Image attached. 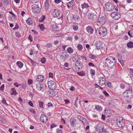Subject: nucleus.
<instances>
[{"label": "nucleus", "instance_id": "obj_23", "mask_svg": "<svg viewBox=\"0 0 133 133\" xmlns=\"http://www.w3.org/2000/svg\"><path fill=\"white\" fill-rule=\"evenodd\" d=\"M4 4L7 6L10 5L11 2V0H2Z\"/></svg>", "mask_w": 133, "mask_h": 133}, {"label": "nucleus", "instance_id": "obj_11", "mask_svg": "<svg viewBox=\"0 0 133 133\" xmlns=\"http://www.w3.org/2000/svg\"><path fill=\"white\" fill-rule=\"evenodd\" d=\"M40 119L41 121L43 123H46L48 121V118L47 116L44 114L41 115Z\"/></svg>", "mask_w": 133, "mask_h": 133}, {"label": "nucleus", "instance_id": "obj_3", "mask_svg": "<svg viewBox=\"0 0 133 133\" xmlns=\"http://www.w3.org/2000/svg\"><path fill=\"white\" fill-rule=\"evenodd\" d=\"M96 131L98 132H106L107 131L105 129H104L103 125L99 123L97 125L96 127Z\"/></svg>", "mask_w": 133, "mask_h": 133}, {"label": "nucleus", "instance_id": "obj_26", "mask_svg": "<svg viewBox=\"0 0 133 133\" xmlns=\"http://www.w3.org/2000/svg\"><path fill=\"white\" fill-rule=\"evenodd\" d=\"M10 92L11 95H16L18 94L17 92L16 91L15 89L14 88H12L11 89Z\"/></svg>", "mask_w": 133, "mask_h": 133}, {"label": "nucleus", "instance_id": "obj_30", "mask_svg": "<svg viewBox=\"0 0 133 133\" xmlns=\"http://www.w3.org/2000/svg\"><path fill=\"white\" fill-rule=\"evenodd\" d=\"M67 52L69 53H72L73 52L74 50L71 47L68 48L67 49Z\"/></svg>", "mask_w": 133, "mask_h": 133}, {"label": "nucleus", "instance_id": "obj_21", "mask_svg": "<svg viewBox=\"0 0 133 133\" xmlns=\"http://www.w3.org/2000/svg\"><path fill=\"white\" fill-rule=\"evenodd\" d=\"M26 22L27 24L30 26L32 25L33 24L32 20L31 18H28V19L26 20Z\"/></svg>", "mask_w": 133, "mask_h": 133}, {"label": "nucleus", "instance_id": "obj_4", "mask_svg": "<svg viewBox=\"0 0 133 133\" xmlns=\"http://www.w3.org/2000/svg\"><path fill=\"white\" fill-rule=\"evenodd\" d=\"M105 5L106 7L107 10L108 11H112L115 8V6L110 2H107Z\"/></svg>", "mask_w": 133, "mask_h": 133}, {"label": "nucleus", "instance_id": "obj_58", "mask_svg": "<svg viewBox=\"0 0 133 133\" xmlns=\"http://www.w3.org/2000/svg\"><path fill=\"white\" fill-rule=\"evenodd\" d=\"M56 131L57 133H62V130H59V129H57Z\"/></svg>", "mask_w": 133, "mask_h": 133}, {"label": "nucleus", "instance_id": "obj_15", "mask_svg": "<svg viewBox=\"0 0 133 133\" xmlns=\"http://www.w3.org/2000/svg\"><path fill=\"white\" fill-rule=\"evenodd\" d=\"M127 94V95L126 96V97L128 98V99H130L132 98V92H131V91H128L125 90L123 93V95H125V94Z\"/></svg>", "mask_w": 133, "mask_h": 133}, {"label": "nucleus", "instance_id": "obj_38", "mask_svg": "<svg viewBox=\"0 0 133 133\" xmlns=\"http://www.w3.org/2000/svg\"><path fill=\"white\" fill-rule=\"evenodd\" d=\"M74 18L76 20L79 21L80 19L78 15H74Z\"/></svg>", "mask_w": 133, "mask_h": 133}, {"label": "nucleus", "instance_id": "obj_16", "mask_svg": "<svg viewBox=\"0 0 133 133\" xmlns=\"http://www.w3.org/2000/svg\"><path fill=\"white\" fill-rule=\"evenodd\" d=\"M83 66L82 63L80 62L77 61L76 63L74 66L75 69L76 70L81 69Z\"/></svg>", "mask_w": 133, "mask_h": 133}, {"label": "nucleus", "instance_id": "obj_32", "mask_svg": "<svg viewBox=\"0 0 133 133\" xmlns=\"http://www.w3.org/2000/svg\"><path fill=\"white\" fill-rule=\"evenodd\" d=\"M72 27L74 30L77 31L78 29V26L75 24H73L72 25Z\"/></svg>", "mask_w": 133, "mask_h": 133}, {"label": "nucleus", "instance_id": "obj_20", "mask_svg": "<svg viewBox=\"0 0 133 133\" xmlns=\"http://www.w3.org/2000/svg\"><path fill=\"white\" fill-rule=\"evenodd\" d=\"M75 3L74 1L72 0L71 1L68 3L67 4V6L69 8L70 7H72L75 5Z\"/></svg>", "mask_w": 133, "mask_h": 133}, {"label": "nucleus", "instance_id": "obj_36", "mask_svg": "<svg viewBox=\"0 0 133 133\" xmlns=\"http://www.w3.org/2000/svg\"><path fill=\"white\" fill-rule=\"evenodd\" d=\"M45 9L47 10H48L49 7V4L48 2H45Z\"/></svg>", "mask_w": 133, "mask_h": 133}, {"label": "nucleus", "instance_id": "obj_22", "mask_svg": "<svg viewBox=\"0 0 133 133\" xmlns=\"http://www.w3.org/2000/svg\"><path fill=\"white\" fill-rule=\"evenodd\" d=\"M44 77L42 75H39L37 77V80L39 81H43L44 79Z\"/></svg>", "mask_w": 133, "mask_h": 133}, {"label": "nucleus", "instance_id": "obj_33", "mask_svg": "<svg viewBox=\"0 0 133 133\" xmlns=\"http://www.w3.org/2000/svg\"><path fill=\"white\" fill-rule=\"evenodd\" d=\"M95 108L98 111H101L102 109V108L101 107L98 105H97L95 107Z\"/></svg>", "mask_w": 133, "mask_h": 133}, {"label": "nucleus", "instance_id": "obj_35", "mask_svg": "<svg viewBox=\"0 0 133 133\" xmlns=\"http://www.w3.org/2000/svg\"><path fill=\"white\" fill-rule=\"evenodd\" d=\"M88 56L90 58L92 59H94L96 57V56L92 54H89Z\"/></svg>", "mask_w": 133, "mask_h": 133}, {"label": "nucleus", "instance_id": "obj_62", "mask_svg": "<svg viewBox=\"0 0 133 133\" xmlns=\"http://www.w3.org/2000/svg\"><path fill=\"white\" fill-rule=\"evenodd\" d=\"M130 31H129L128 32V34L129 36L130 37H133V34L132 33H131L130 32Z\"/></svg>", "mask_w": 133, "mask_h": 133}, {"label": "nucleus", "instance_id": "obj_24", "mask_svg": "<svg viewBox=\"0 0 133 133\" xmlns=\"http://www.w3.org/2000/svg\"><path fill=\"white\" fill-rule=\"evenodd\" d=\"M81 6L82 9L88 8L89 7V6L88 4L87 3L85 2H84L83 4H81Z\"/></svg>", "mask_w": 133, "mask_h": 133}, {"label": "nucleus", "instance_id": "obj_31", "mask_svg": "<svg viewBox=\"0 0 133 133\" xmlns=\"http://www.w3.org/2000/svg\"><path fill=\"white\" fill-rule=\"evenodd\" d=\"M77 74L79 76H83L85 75V73L83 71L80 72H77Z\"/></svg>", "mask_w": 133, "mask_h": 133}, {"label": "nucleus", "instance_id": "obj_40", "mask_svg": "<svg viewBox=\"0 0 133 133\" xmlns=\"http://www.w3.org/2000/svg\"><path fill=\"white\" fill-rule=\"evenodd\" d=\"M85 125H86L87 124V121L85 118L83 119L82 121Z\"/></svg>", "mask_w": 133, "mask_h": 133}, {"label": "nucleus", "instance_id": "obj_52", "mask_svg": "<svg viewBox=\"0 0 133 133\" xmlns=\"http://www.w3.org/2000/svg\"><path fill=\"white\" fill-rule=\"evenodd\" d=\"M78 118L80 120H81V121H82L83 120V119H84V118L82 117L81 116L78 115L77 116Z\"/></svg>", "mask_w": 133, "mask_h": 133}, {"label": "nucleus", "instance_id": "obj_51", "mask_svg": "<svg viewBox=\"0 0 133 133\" xmlns=\"http://www.w3.org/2000/svg\"><path fill=\"white\" fill-rule=\"evenodd\" d=\"M32 113L34 114H35L36 113V112L35 110L33 109H31L29 110Z\"/></svg>", "mask_w": 133, "mask_h": 133}, {"label": "nucleus", "instance_id": "obj_7", "mask_svg": "<svg viewBox=\"0 0 133 133\" xmlns=\"http://www.w3.org/2000/svg\"><path fill=\"white\" fill-rule=\"evenodd\" d=\"M52 14L54 17H58V18H60L63 17L62 15L61 14L60 12L58 10L55 9L52 12Z\"/></svg>", "mask_w": 133, "mask_h": 133}, {"label": "nucleus", "instance_id": "obj_46", "mask_svg": "<svg viewBox=\"0 0 133 133\" xmlns=\"http://www.w3.org/2000/svg\"><path fill=\"white\" fill-rule=\"evenodd\" d=\"M15 35L16 37H21V35L20 33L19 32H17L15 33Z\"/></svg>", "mask_w": 133, "mask_h": 133}, {"label": "nucleus", "instance_id": "obj_59", "mask_svg": "<svg viewBox=\"0 0 133 133\" xmlns=\"http://www.w3.org/2000/svg\"><path fill=\"white\" fill-rule=\"evenodd\" d=\"M28 39L31 42H32L33 41L32 37L30 35H29L28 37Z\"/></svg>", "mask_w": 133, "mask_h": 133}, {"label": "nucleus", "instance_id": "obj_50", "mask_svg": "<svg viewBox=\"0 0 133 133\" xmlns=\"http://www.w3.org/2000/svg\"><path fill=\"white\" fill-rule=\"evenodd\" d=\"M2 102L5 105H8V104L6 103V100L4 98L2 101Z\"/></svg>", "mask_w": 133, "mask_h": 133}, {"label": "nucleus", "instance_id": "obj_43", "mask_svg": "<svg viewBox=\"0 0 133 133\" xmlns=\"http://www.w3.org/2000/svg\"><path fill=\"white\" fill-rule=\"evenodd\" d=\"M33 81L32 80L30 79H28V83L29 85H30L33 83Z\"/></svg>", "mask_w": 133, "mask_h": 133}, {"label": "nucleus", "instance_id": "obj_61", "mask_svg": "<svg viewBox=\"0 0 133 133\" xmlns=\"http://www.w3.org/2000/svg\"><path fill=\"white\" fill-rule=\"evenodd\" d=\"M14 85H15L16 87H18L21 85L20 84H19L17 83H14Z\"/></svg>", "mask_w": 133, "mask_h": 133}, {"label": "nucleus", "instance_id": "obj_12", "mask_svg": "<svg viewBox=\"0 0 133 133\" xmlns=\"http://www.w3.org/2000/svg\"><path fill=\"white\" fill-rule=\"evenodd\" d=\"M36 89L39 91H44V86L41 83L38 82L36 84Z\"/></svg>", "mask_w": 133, "mask_h": 133}, {"label": "nucleus", "instance_id": "obj_25", "mask_svg": "<svg viewBox=\"0 0 133 133\" xmlns=\"http://www.w3.org/2000/svg\"><path fill=\"white\" fill-rule=\"evenodd\" d=\"M76 121V120L75 118L71 119L70 121L72 127H74L75 125V122Z\"/></svg>", "mask_w": 133, "mask_h": 133}, {"label": "nucleus", "instance_id": "obj_55", "mask_svg": "<svg viewBox=\"0 0 133 133\" xmlns=\"http://www.w3.org/2000/svg\"><path fill=\"white\" fill-rule=\"evenodd\" d=\"M29 105L31 107H33V104L32 102L31 101H30L28 102Z\"/></svg>", "mask_w": 133, "mask_h": 133}, {"label": "nucleus", "instance_id": "obj_47", "mask_svg": "<svg viewBox=\"0 0 133 133\" xmlns=\"http://www.w3.org/2000/svg\"><path fill=\"white\" fill-rule=\"evenodd\" d=\"M45 61L46 59L44 57H43L41 59V62L43 63H45Z\"/></svg>", "mask_w": 133, "mask_h": 133}, {"label": "nucleus", "instance_id": "obj_49", "mask_svg": "<svg viewBox=\"0 0 133 133\" xmlns=\"http://www.w3.org/2000/svg\"><path fill=\"white\" fill-rule=\"evenodd\" d=\"M46 46L48 47V48H51L52 46V45L51 43H48L47 44Z\"/></svg>", "mask_w": 133, "mask_h": 133}, {"label": "nucleus", "instance_id": "obj_45", "mask_svg": "<svg viewBox=\"0 0 133 133\" xmlns=\"http://www.w3.org/2000/svg\"><path fill=\"white\" fill-rule=\"evenodd\" d=\"M39 26L41 30L43 31L44 29L45 28L44 27V26L43 24L39 25Z\"/></svg>", "mask_w": 133, "mask_h": 133}, {"label": "nucleus", "instance_id": "obj_34", "mask_svg": "<svg viewBox=\"0 0 133 133\" xmlns=\"http://www.w3.org/2000/svg\"><path fill=\"white\" fill-rule=\"evenodd\" d=\"M48 107L50 108H52L53 107L54 105L52 103L50 102H48L47 104Z\"/></svg>", "mask_w": 133, "mask_h": 133}, {"label": "nucleus", "instance_id": "obj_39", "mask_svg": "<svg viewBox=\"0 0 133 133\" xmlns=\"http://www.w3.org/2000/svg\"><path fill=\"white\" fill-rule=\"evenodd\" d=\"M77 48L79 50H80L83 49V47L82 45L81 44H79L77 45Z\"/></svg>", "mask_w": 133, "mask_h": 133}, {"label": "nucleus", "instance_id": "obj_1", "mask_svg": "<svg viewBox=\"0 0 133 133\" xmlns=\"http://www.w3.org/2000/svg\"><path fill=\"white\" fill-rule=\"evenodd\" d=\"M116 63L115 58L112 56L108 57L105 61V65L108 67L115 68Z\"/></svg>", "mask_w": 133, "mask_h": 133}, {"label": "nucleus", "instance_id": "obj_42", "mask_svg": "<svg viewBox=\"0 0 133 133\" xmlns=\"http://www.w3.org/2000/svg\"><path fill=\"white\" fill-rule=\"evenodd\" d=\"M11 18V20L13 21H16V17L15 15V14L12 15Z\"/></svg>", "mask_w": 133, "mask_h": 133}, {"label": "nucleus", "instance_id": "obj_64", "mask_svg": "<svg viewBox=\"0 0 133 133\" xmlns=\"http://www.w3.org/2000/svg\"><path fill=\"white\" fill-rule=\"evenodd\" d=\"M130 73L131 75H133V69H130Z\"/></svg>", "mask_w": 133, "mask_h": 133}, {"label": "nucleus", "instance_id": "obj_27", "mask_svg": "<svg viewBox=\"0 0 133 133\" xmlns=\"http://www.w3.org/2000/svg\"><path fill=\"white\" fill-rule=\"evenodd\" d=\"M118 61L121 63L122 66L124 65V63L123 62V59L121 56H119L118 57Z\"/></svg>", "mask_w": 133, "mask_h": 133}, {"label": "nucleus", "instance_id": "obj_60", "mask_svg": "<svg viewBox=\"0 0 133 133\" xmlns=\"http://www.w3.org/2000/svg\"><path fill=\"white\" fill-rule=\"evenodd\" d=\"M89 65V66H92V67H95L94 65L92 62H90L88 64Z\"/></svg>", "mask_w": 133, "mask_h": 133}, {"label": "nucleus", "instance_id": "obj_57", "mask_svg": "<svg viewBox=\"0 0 133 133\" xmlns=\"http://www.w3.org/2000/svg\"><path fill=\"white\" fill-rule=\"evenodd\" d=\"M49 77H51L53 78V74L51 72H50L49 74Z\"/></svg>", "mask_w": 133, "mask_h": 133}, {"label": "nucleus", "instance_id": "obj_41", "mask_svg": "<svg viewBox=\"0 0 133 133\" xmlns=\"http://www.w3.org/2000/svg\"><path fill=\"white\" fill-rule=\"evenodd\" d=\"M45 18V16L44 15H43L39 19V22H42L43 21Z\"/></svg>", "mask_w": 133, "mask_h": 133}, {"label": "nucleus", "instance_id": "obj_10", "mask_svg": "<svg viewBox=\"0 0 133 133\" xmlns=\"http://www.w3.org/2000/svg\"><path fill=\"white\" fill-rule=\"evenodd\" d=\"M89 19L91 20L92 22L95 21L97 18L96 15L94 13H90L88 15Z\"/></svg>", "mask_w": 133, "mask_h": 133}, {"label": "nucleus", "instance_id": "obj_37", "mask_svg": "<svg viewBox=\"0 0 133 133\" xmlns=\"http://www.w3.org/2000/svg\"><path fill=\"white\" fill-rule=\"evenodd\" d=\"M0 122L3 124H5L6 123L5 119L1 118H0Z\"/></svg>", "mask_w": 133, "mask_h": 133}, {"label": "nucleus", "instance_id": "obj_63", "mask_svg": "<svg viewBox=\"0 0 133 133\" xmlns=\"http://www.w3.org/2000/svg\"><path fill=\"white\" fill-rule=\"evenodd\" d=\"M30 62L33 65H35L37 63V62L33 61L32 59L30 61Z\"/></svg>", "mask_w": 133, "mask_h": 133}, {"label": "nucleus", "instance_id": "obj_44", "mask_svg": "<svg viewBox=\"0 0 133 133\" xmlns=\"http://www.w3.org/2000/svg\"><path fill=\"white\" fill-rule=\"evenodd\" d=\"M90 73L93 76H94L95 75V70L92 69H91L90 71Z\"/></svg>", "mask_w": 133, "mask_h": 133}, {"label": "nucleus", "instance_id": "obj_18", "mask_svg": "<svg viewBox=\"0 0 133 133\" xmlns=\"http://www.w3.org/2000/svg\"><path fill=\"white\" fill-rule=\"evenodd\" d=\"M99 79V84L100 85L102 86L105 83V79L104 77H101Z\"/></svg>", "mask_w": 133, "mask_h": 133}, {"label": "nucleus", "instance_id": "obj_19", "mask_svg": "<svg viewBox=\"0 0 133 133\" xmlns=\"http://www.w3.org/2000/svg\"><path fill=\"white\" fill-rule=\"evenodd\" d=\"M86 30L87 32L90 34H92L93 33L94 29L91 26H88L86 28Z\"/></svg>", "mask_w": 133, "mask_h": 133}, {"label": "nucleus", "instance_id": "obj_56", "mask_svg": "<svg viewBox=\"0 0 133 133\" xmlns=\"http://www.w3.org/2000/svg\"><path fill=\"white\" fill-rule=\"evenodd\" d=\"M56 126V125L55 123H52L50 126V128L51 129L53 128Z\"/></svg>", "mask_w": 133, "mask_h": 133}, {"label": "nucleus", "instance_id": "obj_29", "mask_svg": "<svg viewBox=\"0 0 133 133\" xmlns=\"http://www.w3.org/2000/svg\"><path fill=\"white\" fill-rule=\"evenodd\" d=\"M127 45L128 47L130 48H133V42L131 41L130 42L127 44Z\"/></svg>", "mask_w": 133, "mask_h": 133}, {"label": "nucleus", "instance_id": "obj_28", "mask_svg": "<svg viewBox=\"0 0 133 133\" xmlns=\"http://www.w3.org/2000/svg\"><path fill=\"white\" fill-rule=\"evenodd\" d=\"M17 66L20 68H22L23 65V64L20 61H17L16 63Z\"/></svg>", "mask_w": 133, "mask_h": 133}, {"label": "nucleus", "instance_id": "obj_5", "mask_svg": "<svg viewBox=\"0 0 133 133\" xmlns=\"http://www.w3.org/2000/svg\"><path fill=\"white\" fill-rule=\"evenodd\" d=\"M106 21V19L104 16L101 17L98 19L97 24L98 26L102 25L104 24Z\"/></svg>", "mask_w": 133, "mask_h": 133}, {"label": "nucleus", "instance_id": "obj_14", "mask_svg": "<svg viewBox=\"0 0 133 133\" xmlns=\"http://www.w3.org/2000/svg\"><path fill=\"white\" fill-rule=\"evenodd\" d=\"M96 46V49L97 50L102 49L103 48V44L101 42L97 41L95 44Z\"/></svg>", "mask_w": 133, "mask_h": 133}, {"label": "nucleus", "instance_id": "obj_6", "mask_svg": "<svg viewBox=\"0 0 133 133\" xmlns=\"http://www.w3.org/2000/svg\"><path fill=\"white\" fill-rule=\"evenodd\" d=\"M48 85V87L51 90H54L56 88V83L53 81L51 80L49 81Z\"/></svg>", "mask_w": 133, "mask_h": 133}, {"label": "nucleus", "instance_id": "obj_2", "mask_svg": "<svg viewBox=\"0 0 133 133\" xmlns=\"http://www.w3.org/2000/svg\"><path fill=\"white\" fill-rule=\"evenodd\" d=\"M98 32L100 36H104L107 34V30L105 27L101 26L99 29Z\"/></svg>", "mask_w": 133, "mask_h": 133}, {"label": "nucleus", "instance_id": "obj_8", "mask_svg": "<svg viewBox=\"0 0 133 133\" xmlns=\"http://www.w3.org/2000/svg\"><path fill=\"white\" fill-rule=\"evenodd\" d=\"M32 11L34 13H38L40 11V8L38 6V4H34L32 6Z\"/></svg>", "mask_w": 133, "mask_h": 133}, {"label": "nucleus", "instance_id": "obj_53", "mask_svg": "<svg viewBox=\"0 0 133 133\" xmlns=\"http://www.w3.org/2000/svg\"><path fill=\"white\" fill-rule=\"evenodd\" d=\"M4 87V84H2L1 87H0V91H3Z\"/></svg>", "mask_w": 133, "mask_h": 133}, {"label": "nucleus", "instance_id": "obj_13", "mask_svg": "<svg viewBox=\"0 0 133 133\" xmlns=\"http://www.w3.org/2000/svg\"><path fill=\"white\" fill-rule=\"evenodd\" d=\"M111 15L114 19L117 20L121 16L119 13L116 12L111 13Z\"/></svg>", "mask_w": 133, "mask_h": 133}, {"label": "nucleus", "instance_id": "obj_48", "mask_svg": "<svg viewBox=\"0 0 133 133\" xmlns=\"http://www.w3.org/2000/svg\"><path fill=\"white\" fill-rule=\"evenodd\" d=\"M39 107L41 108H43V103L42 101H39Z\"/></svg>", "mask_w": 133, "mask_h": 133}, {"label": "nucleus", "instance_id": "obj_17", "mask_svg": "<svg viewBox=\"0 0 133 133\" xmlns=\"http://www.w3.org/2000/svg\"><path fill=\"white\" fill-rule=\"evenodd\" d=\"M69 55L66 52H63L60 55V57L64 61L68 59Z\"/></svg>", "mask_w": 133, "mask_h": 133}, {"label": "nucleus", "instance_id": "obj_54", "mask_svg": "<svg viewBox=\"0 0 133 133\" xmlns=\"http://www.w3.org/2000/svg\"><path fill=\"white\" fill-rule=\"evenodd\" d=\"M70 90L71 91H74L75 90V89L74 86H72L70 88Z\"/></svg>", "mask_w": 133, "mask_h": 133}, {"label": "nucleus", "instance_id": "obj_9", "mask_svg": "<svg viewBox=\"0 0 133 133\" xmlns=\"http://www.w3.org/2000/svg\"><path fill=\"white\" fill-rule=\"evenodd\" d=\"M122 120L121 121V119H119L118 118L117 119V123L118 127L120 128H122L124 126L125 123L124 122V121L122 119Z\"/></svg>", "mask_w": 133, "mask_h": 133}]
</instances>
